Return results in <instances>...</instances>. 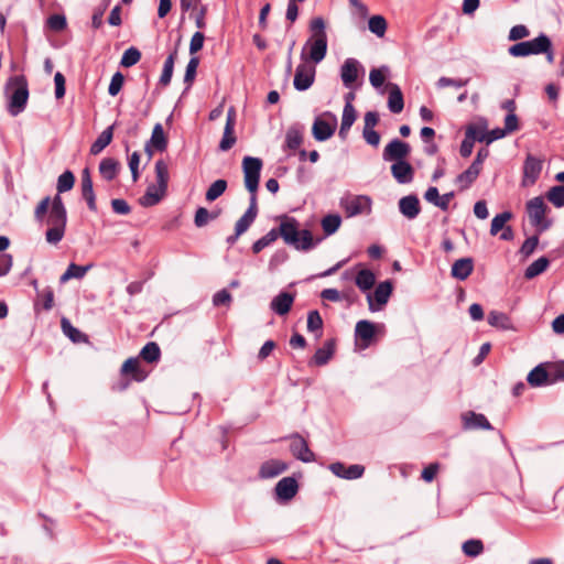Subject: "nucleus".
I'll use <instances>...</instances> for the list:
<instances>
[{
  "instance_id": "69168bd1",
  "label": "nucleus",
  "mask_w": 564,
  "mask_h": 564,
  "mask_svg": "<svg viewBox=\"0 0 564 564\" xmlns=\"http://www.w3.org/2000/svg\"><path fill=\"white\" fill-rule=\"evenodd\" d=\"M310 30L313 33L311 39H315L323 34L324 37H327L325 32V21L322 17L314 18L310 23Z\"/></svg>"
},
{
  "instance_id": "6ab92c4d",
  "label": "nucleus",
  "mask_w": 564,
  "mask_h": 564,
  "mask_svg": "<svg viewBox=\"0 0 564 564\" xmlns=\"http://www.w3.org/2000/svg\"><path fill=\"white\" fill-rule=\"evenodd\" d=\"M82 196L87 203V207L91 212H97L96 195L93 187V180L89 167L82 171Z\"/></svg>"
},
{
  "instance_id": "72a5a7b5",
  "label": "nucleus",
  "mask_w": 564,
  "mask_h": 564,
  "mask_svg": "<svg viewBox=\"0 0 564 564\" xmlns=\"http://www.w3.org/2000/svg\"><path fill=\"white\" fill-rule=\"evenodd\" d=\"M165 193V189H161L158 185L150 184L144 195L140 198V204L144 207L154 206L160 203Z\"/></svg>"
},
{
  "instance_id": "c03bdc74",
  "label": "nucleus",
  "mask_w": 564,
  "mask_h": 564,
  "mask_svg": "<svg viewBox=\"0 0 564 564\" xmlns=\"http://www.w3.org/2000/svg\"><path fill=\"white\" fill-rule=\"evenodd\" d=\"M325 236L334 235L341 225V217L338 214H328L321 221Z\"/></svg>"
},
{
  "instance_id": "2f4dec72",
  "label": "nucleus",
  "mask_w": 564,
  "mask_h": 564,
  "mask_svg": "<svg viewBox=\"0 0 564 564\" xmlns=\"http://www.w3.org/2000/svg\"><path fill=\"white\" fill-rule=\"evenodd\" d=\"M480 172V170L470 164L464 172L456 176L455 184L458 185L460 192H464L474 184Z\"/></svg>"
},
{
  "instance_id": "6e6552de",
  "label": "nucleus",
  "mask_w": 564,
  "mask_h": 564,
  "mask_svg": "<svg viewBox=\"0 0 564 564\" xmlns=\"http://www.w3.org/2000/svg\"><path fill=\"white\" fill-rule=\"evenodd\" d=\"M371 198L367 195H347L340 198L339 205L347 217L371 213Z\"/></svg>"
},
{
  "instance_id": "de8ad7c7",
  "label": "nucleus",
  "mask_w": 564,
  "mask_h": 564,
  "mask_svg": "<svg viewBox=\"0 0 564 564\" xmlns=\"http://www.w3.org/2000/svg\"><path fill=\"white\" fill-rule=\"evenodd\" d=\"M303 142V135L297 128H290L286 131L283 148L288 150H296Z\"/></svg>"
},
{
  "instance_id": "f8f14e48",
  "label": "nucleus",
  "mask_w": 564,
  "mask_h": 564,
  "mask_svg": "<svg viewBox=\"0 0 564 564\" xmlns=\"http://www.w3.org/2000/svg\"><path fill=\"white\" fill-rule=\"evenodd\" d=\"M360 74H365V69L360 62L352 57L346 58L340 67L343 85L348 89L356 88V83Z\"/></svg>"
},
{
  "instance_id": "3c124183",
  "label": "nucleus",
  "mask_w": 564,
  "mask_h": 564,
  "mask_svg": "<svg viewBox=\"0 0 564 564\" xmlns=\"http://www.w3.org/2000/svg\"><path fill=\"white\" fill-rule=\"evenodd\" d=\"M75 184V175L72 171L66 170L63 172L58 178H57V194L59 195L62 193L68 192L74 187Z\"/></svg>"
},
{
  "instance_id": "4be33fe9",
  "label": "nucleus",
  "mask_w": 564,
  "mask_h": 564,
  "mask_svg": "<svg viewBox=\"0 0 564 564\" xmlns=\"http://www.w3.org/2000/svg\"><path fill=\"white\" fill-rule=\"evenodd\" d=\"M399 212L408 219H415L421 213L420 199L415 194L403 196L398 203Z\"/></svg>"
},
{
  "instance_id": "4d7b16f0",
  "label": "nucleus",
  "mask_w": 564,
  "mask_h": 564,
  "mask_svg": "<svg viewBox=\"0 0 564 564\" xmlns=\"http://www.w3.org/2000/svg\"><path fill=\"white\" fill-rule=\"evenodd\" d=\"M323 318L317 310L310 311L307 314V330L310 333L319 332L317 338L322 335Z\"/></svg>"
},
{
  "instance_id": "774afa93",
  "label": "nucleus",
  "mask_w": 564,
  "mask_h": 564,
  "mask_svg": "<svg viewBox=\"0 0 564 564\" xmlns=\"http://www.w3.org/2000/svg\"><path fill=\"white\" fill-rule=\"evenodd\" d=\"M209 210L205 207H198L195 212L194 224L197 228L205 227L209 221Z\"/></svg>"
},
{
  "instance_id": "680f3d73",
  "label": "nucleus",
  "mask_w": 564,
  "mask_h": 564,
  "mask_svg": "<svg viewBox=\"0 0 564 564\" xmlns=\"http://www.w3.org/2000/svg\"><path fill=\"white\" fill-rule=\"evenodd\" d=\"M507 134L505 133L502 128H495L489 131H486V133H480L478 135V142H486V144H490L496 140L505 138Z\"/></svg>"
},
{
  "instance_id": "f3484780",
  "label": "nucleus",
  "mask_w": 564,
  "mask_h": 564,
  "mask_svg": "<svg viewBox=\"0 0 564 564\" xmlns=\"http://www.w3.org/2000/svg\"><path fill=\"white\" fill-rule=\"evenodd\" d=\"M299 491V484L294 477H284L274 487L276 500L285 502L295 497Z\"/></svg>"
},
{
  "instance_id": "aec40b11",
  "label": "nucleus",
  "mask_w": 564,
  "mask_h": 564,
  "mask_svg": "<svg viewBox=\"0 0 564 564\" xmlns=\"http://www.w3.org/2000/svg\"><path fill=\"white\" fill-rule=\"evenodd\" d=\"M258 202L257 196L249 198V206L245 214L237 220L235 225V230L238 231V235L245 234L250 226L253 224L258 216Z\"/></svg>"
},
{
  "instance_id": "f704fd0d",
  "label": "nucleus",
  "mask_w": 564,
  "mask_h": 564,
  "mask_svg": "<svg viewBox=\"0 0 564 564\" xmlns=\"http://www.w3.org/2000/svg\"><path fill=\"white\" fill-rule=\"evenodd\" d=\"M119 162L112 158H105L99 163V173L106 181H112L116 178L119 171Z\"/></svg>"
},
{
  "instance_id": "20e7f679",
  "label": "nucleus",
  "mask_w": 564,
  "mask_h": 564,
  "mask_svg": "<svg viewBox=\"0 0 564 564\" xmlns=\"http://www.w3.org/2000/svg\"><path fill=\"white\" fill-rule=\"evenodd\" d=\"M525 209L530 219V224L536 228L538 232L541 234L552 226V219L545 217L549 207L544 203L543 197L536 196L528 200L525 204Z\"/></svg>"
},
{
  "instance_id": "9d476101",
  "label": "nucleus",
  "mask_w": 564,
  "mask_h": 564,
  "mask_svg": "<svg viewBox=\"0 0 564 564\" xmlns=\"http://www.w3.org/2000/svg\"><path fill=\"white\" fill-rule=\"evenodd\" d=\"M553 362H541L536 365L527 376V382L532 388H541L556 383L554 380Z\"/></svg>"
},
{
  "instance_id": "49530a36",
  "label": "nucleus",
  "mask_w": 564,
  "mask_h": 564,
  "mask_svg": "<svg viewBox=\"0 0 564 564\" xmlns=\"http://www.w3.org/2000/svg\"><path fill=\"white\" fill-rule=\"evenodd\" d=\"M390 74V68L387 65H382L379 68H372L369 74V82L372 87L380 88L387 76Z\"/></svg>"
},
{
  "instance_id": "dca6fc26",
  "label": "nucleus",
  "mask_w": 564,
  "mask_h": 564,
  "mask_svg": "<svg viewBox=\"0 0 564 564\" xmlns=\"http://www.w3.org/2000/svg\"><path fill=\"white\" fill-rule=\"evenodd\" d=\"M235 124H236V111H235L234 107H230L227 111L224 134H223V138L218 145L219 150L223 152L230 150L237 141V138L235 135Z\"/></svg>"
},
{
  "instance_id": "09e8293b",
  "label": "nucleus",
  "mask_w": 564,
  "mask_h": 564,
  "mask_svg": "<svg viewBox=\"0 0 564 564\" xmlns=\"http://www.w3.org/2000/svg\"><path fill=\"white\" fill-rule=\"evenodd\" d=\"M141 52L135 46L128 47L120 59V66L129 68L134 66L141 59Z\"/></svg>"
},
{
  "instance_id": "423d86ee",
  "label": "nucleus",
  "mask_w": 564,
  "mask_h": 564,
  "mask_svg": "<svg viewBox=\"0 0 564 564\" xmlns=\"http://www.w3.org/2000/svg\"><path fill=\"white\" fill-rule=\"evenodd\" d=\"M262 166V160L259 158L247 155L242 160L245 186L250 193V197L257 196Z\"/></svg>"
},
{
  "instance_id": "37998d69",
  "label": "nucleus",
  "mask_w": 564,
  "mask_h": 564,
  "mask_svg": "<svg viewBox=\"0 0 564 564\" xmlns=\"http://www.w3.org/2000/svg\"><path fill=\"white\" fill-rule=\"evenodd\" d=\"M550 265V260L546 257H540L533 261L524 271V278L532 280L535 276L542 274Z\"/></svg>"
},
{
  "instance_id": "a878e982",
  "label": "nucleus",
  "mask_w": 564,
  "mask_h": 564,
  "mask_svg": "<svg viewBox=\"0 0 564 564\" xmlns=\"http://www.w3.org/2000/svg\"><path fill=\"white\" fill-rule=\"evenodd\" d=\"M121 376H131V380L142 382L147 379L148 372L141 368L138 358H128L121 366Z\"/></svg>"
},
{
  "instance_id": "f257e3e1",
  "label": "nucleus",
  "mask_w": 564,
  "mask_h": 564,
  "mask_svg": "<svg viewBox=\"0 0 564 564\" xmlns=\"http://www.w3.org/2000/svg\"><path fill=\"white\" fill-rule=\"evenodd\" d=\"M278 219L280 220L279 227L272 228L252 243L251 250L253 253H259L279 237L282 238L285 245L301 252H308L323 241V237L314 238L310 229L301 228L300 221L294 217L282 215Z\"/></svg>"
},
{
  "instance_id": "bf43d9fd",
  "label": "nucleus",
  "mask_w": 564,
  "mask_h": 564,
  "mask_svg": "<svg viewBox=\"0 0 564 564\" xmlns=\"http://www.w3.org/2000/svg\"><path fill=\"white\" fill-rule=\"evenodd\" d=\"M46 25L50 30L61 32L66 29L67 20L64 14H52L46 20Z\"/></svg>"
},
{
  "instance_id": "0e129e2a",
  "label": "nucleus",
  "mask_w": 564,
  "mask_h": 564,
  "mask_svg": "<svg viewBox=\"0 0 564 564\" xmlns=\"http://www.w3.org/2000/svg\"><path fill=\"white\" fill-rule=\"evenodd\" d=\"M538 245H539V237L536 235L535 236H531V237H529V238H527L524 240V242L520 247L519 252L523 257L528 258V257H530L534 252V250L538 247Z\"/></svg>"
},
{
  "instance_id": "cd10ccee",
  "label": "nucleus",
  "mask_w": 564,
  "mask_h": 564,
  "mask_svg": "<svg viewBox=\"0 0 564 564\" xmlns=\"http://www.w3.org/2000/svg\"><path fill=\"white\" fill-rule=\"evenodd\" d=\"M464 429L466 430H492V425L488 421V419L481 414L476 413L474 411H469L463 415Z\"/></svg>"
},
{
  "instance_id": "7c9ffc66",
  "label": "nucleus",
  "mask_w": 564,
  "mask_h": 564,
  "mask_svg": "<svg viewBox=\"0 0 564 564\" xmlns=\"http://www.w3.org/2000/svg\"><path fill=\"white\" fill-rule=\"evenodd\" d=\"M388 108L392 113H400L404 107L403 94L397 84L389 83Z\"/></svg>"
},
{
  "instance_id": "393cba45",
  "label": "nucleus",
  "mask_w": 564,
  "mask_h": 564,
  "mask_svg": "<svg viewBox=\"0 0 564 564\" xmlns=\"http://www.w3.org/2000/svg\"><path fill=\"white\" fill-rule=\"evenodd\" d=\"M310 47V59L314 64L321 63L326 54H327V37H324L323 34L315 39H310L306 43Z\"/></svg>"
},
{
  "instance_id": "9b49d317",
  "label": "nucleus",
  "mask_w": 564,
  "mask_h": 564,
  "mask_svg": "<svg viewBox=\"0 0 564 564\" xmlns=\"http://www.w3.org/2000/svg\"><path fill=\"white\" fill-rule=\"evenodd\" d=\"M282 440L290 441V452L294 458L303 463H312L315 460V454L308 447V443L299 433H292Z\"/></svg>"
},
{
  "instance_id": "a211bd4d",
  "label": "nucleus",
  "mask_w": 564,
  "mask_h": 564,
  "mask_svg": "<svg viewBox=\"0 0 564 564\" xmlns=\"http://www.w3.org/2000/svg\"><path fill=\"white\" fill-rule=\"evenodd\" d=\"M328 468L335 476L348 480L358 479L365 473V467L362 465L354 464L346 466L340 462L332 463Z\"/></svg>"
},
{
  "instance_id": "e433bc0d",
  "label": "nucleus",
  "mask_w": 564,
  "mask_h": 564,
  "mask_svg": "<svg viewBox=\"0 0 564 564\" xmlns=\"http://www.w3.org/2000/svg\"><path fill=\"white\" fill-rule=\"evenodd\" d=\"M61 326L64 335H66L73 343H86L88 340L87 335L73 326L66 317L62 318Z\"/></svg>"
},
{
  "instance_id": "6e6d98bb",
  "label": "nucleus",
  "mask_w": 564,
  "mask_h": 564,
  "mask_svg": "<svg viewBox=\"0 0 564 564\" xmlns=\"http://www.w3.org/2000/svg\"><path fill=\"white\" fill-rule=\"evenodd\" d=\"M155 175L158 186L161 187V189L166 191L169 184V169L163 160H159L155 162Z\"/></svg>"
},
{
  "instance_id": "f03ea898",
  "label": "nucleus",
  "mask_w": 564,
  "mask_h": 564,
  "mask_svg": "<svg viewBox=\"0 0 564 564\" xmlns=\"http://www.w3.org/2000/svg\"><path fill=\"white\" fill-rule=\"evenodd\" d=\"M47 224L50 228L45 232V239L51 245H57L65 235L67 224V210L61 195H55L52 199Z\"/></svg>"
},
{
  "instance_id": "b1692460",
  "label": "nucleus",
  "mask_w": 564,
  "mask_h": 564,
  "mask_svg": "<svg viewBox=\"0 0 564 564\" xmlns=\"http://www.w3.org/2000/svg\"><path fill=\"white\" fill-rule=\"evenodd\" d=\"M391 174L399 184H409L413 181L414 169L406 160L393 162Z\"/></svg>"
},
{
  "instance_id": "7ed1b4c3",
  "label": "nucleus",
  "mask_w": 564,
  "mask_h": 564,
  "mask_svg": "<svg viewBox=\"0 0 564 564\" xmlns=\"http://www.w3.org/2000/svg\"><path fill=\"white\" fill-rule=\"evenodd\" d=\"M7 89L11 90L9 95L8 112L15 117L24 111L29 100L28 80L23 75H17L9 78Z\"/></svg>"
},
{
  "instance_id": "bb28decb",
  "label": "nucleus",
  "mask_w": 564,
  "mask_h": 564,
  "mask_svg": "<svg viewBox=\"0 0 564 564\" xmlns=\"http://www.w3.org/2000/svg\"><path fill=\"white\" fill-rule=\"evenodd\" d=\"M289 464L280 459H269L261 464L259 469V477L262 479H270L279 476L288 470Z\"/></svg>"
},
{
  "instance_id": "c85d7f7f",
  "label": "nucleus",
  "mask_w": 564,
  "mask_h": 564,
  "mask_svg": "<svg viewBox=\"0 0 564 564\" xmlns=\"http://www.w3.org/2000/svg\"><path fill=\"white\" fill-rule=\"evenodd\" d=\"M474 270V259L470 257L456 260L451 269V275L459 281L466 280Z\"/></svg>"
},
{
  "instance_id": "5fc2aeb1",
  "label": "nucleus",
  "mask_w": 564,
  "mask_h": 564,
  "mask_svg": "<svg viewBox=\"0 0 564 564\" xmlns=\"http://www.w3.org/2000/svg\"><path fill=\"white\" fill-rule=\"evenodd\" d=\"M545 196L556 208L564 207V184L552 186Z\"/></svg>"
},
{
  "instance_id": "338daca9",
  "label": "nucleus",
  "mask_w": 564,
  "mask_h": 564,
  "mask_svg": "<svg viewBox=\"0 0 564 564\" xmlns=\"http://www.w3.org/2000/svg\"><path fill=\"white\" fill-rule=\"evenodd\" d=\"M529 34L530 31L525 25L518 24L511 28V30L509 31L508 39L509 41H518L529 36Z\"/></svg>"
},
{
  "instance_id": "473e14b6",
  "label": "nucleus",
  "mask_w": 564,
  "mask_h": 564,
  "mask_svg": "<svg viewBox=\"0 0 564 564\" xmlns=\"http://www.w3.org/2000/svg\"><path fill=\"white\" fill-rule=\"evenodd\" d=\"M115 124L106 128L90 145V154L97 155L107 148L113 139Z\"/></svg>"
},
{
  "instance_id": "5701e85b",
  "label": "nucleus",
  "mask_w": 564,
  "mask_h": 564,
  "mask_svg": "<svg viewBox=\"0 0 564 564\" xmlns=\"http://www.w3.org/2000/svg\"><path fill=\"white\" fill-rule=\"evenodd\" d=\"M295 295L293 293L282 291L274 296L270 303V308L278 315L284 316L289 314L294 303Z\"/></svg>"
},
{
  "instance_id": "412c9836",
  "label": "nucleus",
  "mask_w": 564,
  "mask_h": 564,
  "mask_svg": "<svg viewBox=\"0 0 564 564\" xmlns=\"http://www.w3.org/2000/svg\"><path fill=\"white\" fill-rule=\"evenodd\" d=\"M336 348V339L330 338L327 339L323 347L318 348L313 357L310 359V366L322 367L328 364V361L333 358Z\"/></svg>"
},
{
  "instance_id": "79ce46f5",
  "label": "nucleus",
  "mask_w": 564,
  "mask_h": 564,
  "mask_svg": "<svg viewBox=\"0 0 564 564\" xmlns=\"http://www.w3.org/2000/svg\"><path fill=\"white\" fill-rule=\"evenodd\" d=\"M139 356L149 364H155L161 358L160 346L155 341H149L142 347Z\"/></svg>"
},
{
  "instance_id": "0eeeda50",
  "label": "nucleus",
  "mask_w": 564,
  "mask_h": 564,
  "mask_svg": "<svg viewBox=\"0 0 564 564\" xmlns=\"http://www.w3.org/2000/svg\"><path fill=\"white\" fill-rule=\"evenodd\" d=\"M337 128V118L330 111L324 112L315 118L312 126V134L318 142H323L333 137Z\"/></svg>"
},
{
  "instance_id": "ea45409f",
  "label": "nucleus",
  "mask_w": 564,
  "mask_h": 564,
  "mask_svg": "<svg viewBox=\"0 0 564 564\" xmlns=\"http://www.w3.org/2000/svg\"><path fill=\"white\" fill-rule=\"evenodd\" d=\"M93 268V264L87 265H78L76 263H70L66 271L61 276V282L64 283L70 279H83L85 274Z\"/></svg>"
},
{
  "instance_id": "4468645a",
  "label": "nucleus",
  "mask_w": 564,
  "mask_h": 564,
  "mask_svg": "<svg viewBox=\"0 0 564 564\" xmlns=\"http://www.w3.org/2000/svg\"><path fill=\"white\" fill-rule=\"evenodd\" d=\"M411 153V145L398 138L392 139L383 149L382 159L386 162L404 161Z\"/></svg>"
},
{
  "instance_id": "8fccbe9b",
  "label": "nucleus",
  "mask_w": 564,
  "mask_h": 564,
  "mask_svg": "<svg viewBox=\"0 0 564 564\" xmlns=\"http://www.w3.org/2000/svg\"><path fill=\"white\" fill-rule=\"evenodd\" d=\"M463 553L468 557H477L484 552V543L479 539H469L462 545Z\"/></svg>"
},
{
  "instance_id": "13d9d810",
  "label": "nucleus",
  "mask_w": 564,
  "mask_h": 564,
  "mask_svg": "<svg viewBox=\"0 0 564 564\" xmlns=\"http://www.w3.org/2000/svg\"><path fill=\"white\" fill-rule=\"evenodd\" d=\"M368 28L373 34L381 37L387 31V21L382 15H372L368 20Z\"/></svg>"
},
{
  "instance_id": "a18cd8bd",
  "label": "nucleus",
  "mask_w": 564,
  "mask_h": 564,
  "mask_svg": "<svg viewBox=\"0 0 564 564\" xmlns=\"http://www.w3.org/2000/svg\"><path fill=\"white\" fill-rule=\"evenodd\" d=\"M228 183L224 178L216 180L207 188L205 198L207 202H214L219 198L227 189Z\"/></svg>"
},
{
  "instance_id": "c9c22d12",
  "label": "nucleus",
  "mask_w": 564,
  "mask_h": 564,
  "mask_svg": "<svg viewBox=\"0 0 564 564\" xmlns=\"http://www.w3.org/2000/svg\"><path fill=\"white\" fill-rule=\"evenodd\" d=\"M488 324L492 327L508 330L512 329V324L510 317L503 313L498 311H490L487 316Z\"/></svg>"
},
{
  "instance_id": "39448f33",
  "label": "nucleus",
  "mask_w": 564,
  "mask_h": 564,
  "mask_svg": "<svg viewBox=\"0 0 564 564\" xmlns=\"http://www.w3.org/2000/svg\"><path fill=\"white\" fill-rule=\"evenodd\" d=\"M549 44L550 37L546 34L541 33L533 40L519 42L509 46L508 53L512 57H527L530 55H539L542 54V52H546Z\"/></svg>"
},
{
  "instance_id": "052dcab7",
  "label": "nucleus",
  "mask_w": 564,
  "mask_h": 564,
  "mask_svg": "<svg viewBox=\"0 0 564 564\" xmlns=\"http://www.w3.org/2000/svg\"><path fill=\"white\" fill-rule=\"evenodd\" d=\"M123 84H124V76L121 72H116L112 77H111V80H110V84L108 86V94L111 96V97H115L117 96L122 87H123Z\"/></svg>"
},
{
  "instance_id": "4c0bfd02",
  "label": "nucleus",
  "mask_w": 564,
  "mask_h": 564,
  "mask_svg": "<svg viewBox=\"0 0 564 564\" xmlns=\"http://www.w3.org/2000/svg\"><path fill=\"white\" fill-rule=\"evenodd\" d=\"M475 141H478V135H475V124H469L459 148V153L463 158L470 156Z\"/></svg>"
},
{
  "instance_id": "58836bf2",
  "label": "nucleus",
  "mask_w": 564,
  "mask_h": 564,
  "mask_svg": "<svg viewBox=\"0 0 564 564\" xmlns=\"http://www.w3.org/2000/svg\"><path fill=\"white\" fill-rule=\"evenodd\" d=\"M153 145L154 150L163 152L167 148V139L164 134V130L161 123H155L152 130L150 140L148 141Z\"/></svg>"
},
{
  "instance_id": "c756f323",
  "label": "nucleus",
  "mask_w": 564,
  "mask_h": 564,
  "mask_svg": "<svg viewBox=\"0 0 564 564\" xmlns=\"http://www.w3.org/2000/svg\"><path fill=\"white\" fill-rule=\"evenodd\" d=\"M542 171V161L529 154L523 164L524 178L529 180L532 184L539 178Z\"/></svg>"
},
{
  "instance_id": "e2e57ef3",
  "label": "nucleus",
  "mask_w": 564,
  "mask_h": 564,
  "mask_svg": "<svg viewBox=\"0 0 564 564\" xmlns=\"http://www.w3.org/2000/svg\"><path fill=\"white\" fill-rule=\"evenodd\" d=\"M469 78H449V77H440L437 83H436V86L438 88H444V87H448V86H453L455 88H462L464 86H466L468 83H469Z\"/></svg>"
},
{
  "instance_id": "864d4df0",
  "label": "nucleus",
  "mask_w": 564,
  "mask_h": 564,
  "mask_svg": "<svg viewBox=\"0 0 564 564\" xmlns=\"http://www.w3.org/2000/svg\"><path fill=\"white\" fill-rule=\"evenodd\" d=\"M198 65L199 58L197 56H192L186 65L184 74V83L186 84L185 90H188L192 87L197 74Z\"/></svg>"
},
{
  "instance_id": "a19ab883",
  "label": "nucleus",
  "mask_w": 564,
  "mask_h": 564,
  "mask_svg": "<svg viewBox=\"0 0 564 564\" xmlns=\"http://www.w3.org/2000/svg\"><path fill=\"white\" fill-rule=\"evenodd\" d=\"M376 282V275L370 269H361L355 279L356 285L360 291H369Z\"/></svg>"
},
{
  "instance_id": "ddd939ff",
  "label": "nucleus",
  "mask_w": 564,
  "mask_h": 564,
  "mask_svg": "<svg viewBox=\"0 0 564 564\" xmlns=\"http://www.w3.org/2000/svg\"><path fill=\"white\" fill-rule=\"evenodd\" d=\"M393 291V284L390 280L380 282L375 289L373 294L367 295L368 307L370 312L380 311L384 306Z\"/></svg>"
},
{
  "instance_id": "1a4fd4ad",
  "label": "nucleus",
  "mask_w": 564,
  "mask_h": 564,
  "mask_svg": "<svg viewBox=\"0 0 564 564\" xmlns=\"http://www.w3.org/2000/svg\"><path fill=\"white\" fill-rule=\"evenodd\" d=\"M386 328L382 323H373L368 319L358 321L355 327V339L360 341L361 348H368L379 332Z\"/></svg>"
},
{
  "instance_id": "2eb2a0df",
  "label": "nucleus",
  "mask_w": 564,
  "mask_h": 564,
  "mask_svg": "<svg viewBox=\"0 0 564 564\" xmlns=\"http://www.w3.org/2000/svg\"><path fill=\"white\" fill-rule=\"evenodd\" d=\"M316 69L313 65L299 64L293 79V86L297 91H305L312 87L315 82Z\"/></svg>"
},
{
  "instance_id": "603ef678",
  "label": "nucleus",
  "mask_w": 564,
  "mask_h": 564,
  "mask_svg": "<svg viewBox=\"0 0 564 564\" xmlns=\"http://www.w3.org/2000/svg\"><path fill=\"white\" fill-rule=\"evenodd\" d=\"M512 217L513 214L510 210H505L500 214H497L491 220L490 235L496 236L506 227V223L509 221Z\"/></svg>"
}]
</instances>
